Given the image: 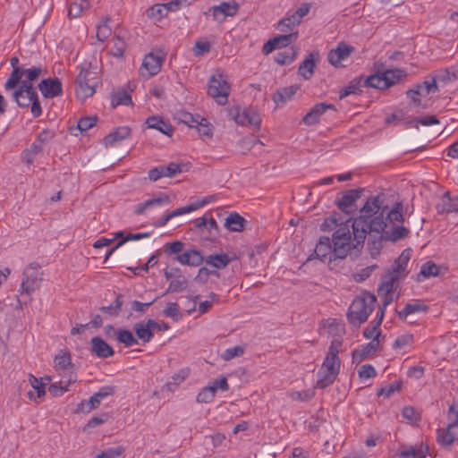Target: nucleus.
Returning a JSON list of instances; mask_svg holds the SVG:
<instances>
[{"label":"nucleus","mask_w":458,"mask_h":458,"mask_svg":"<svg viewBox=\"0 0 458 458\" xmlns=\"http://www.w3.org/2000/svg\"><path fill=\"white\" fill-rule=\"evenodd\" d=\"M384 194L369 197L360 208V216L353 219L351 247L355 253L363 248L369 232L379 233L377 238H369L368 242L372 258L379 255L383 242H396L408 236L410 230L403 225L405 221L403 202L396 201L389 208L384 204Z\"/></svg>","instance_id":"1"},{"label":"nucleus","mask_w":458,"mask_h":458,"mask_svg":"<svg viewBox=\"0 0 458 458\" xmlns=\"http://www.w3.org/2000/svg\"><path fill=\"white\" fill-rule=\"evenodd\" d=\"M384 78L388 79L386 81L388 84V88L396 83L400 79L406 75L404 70L395 68L391 70H386L383 72Z\"/></svg>","instance_id":"50"},{"label":"nucleus","mask_w":458,"mask_h":458,"mask_svg":"<svg viewBox=\"0 0 458 458\" xmlns=\"http://www.w3.org/2000/svg\"><path fill=\"white\" fill-rule=\"evenodd\" d=\"M381 333H377L375 337L367 344L362 345L360 349H355L352 352V362L360 363L370 353L375 352L379 348V340Z\"/></svg>","instance_id":"19"},{"label":"nucleus","mask_w":458,"mask_h":458,"mask_svg":"<svg viewBox=\"0 0 458 458\" xmlns=\"http://www.w3.org/2000/svg\"><path fill=\"white\" fill-rule=\"evenodd\" d=\"M55 368L57 370H71L73 366L71 361V354L68 352H62L55 358Z\"/></svg>","instance_id":"45"},{"label":"nucleus","mask_w":458,"mask_h":458,"mask_svg":"<svg viewBox=\"0 0 458 458\" xmlns=\"http://www.w3.org/2000/svg\"><path fill=\"white\" fill-rule=\"evenodd\" d=\"M408 261L409 259H395L394 262L387 268L386 273L382 276L381 283L378 285L377 291L378 293H384L386 296L382 306L379 308L377 317H379L381 310H383L384 315L386 307L392 302L393 298L391 293L394 291V283L407 276Z\"/></svg>","instance_id":"3"},{"label":"nucleus","mask_w":458,"mask_h":458,"mask_svg":"<svg viewBox=\"0 0 458 458\" xmlns=\"http://www.w3.org/2000/svg\"><path fill=\"white\" fill-rule=\"evenodd\" d=\"M89 7V3L88 0H73L68 9V17L70 19L77 18Z\"/></svg>","instance_id":"40"},{"label":"nucleus","mask_w":458,"mask_h":458,"mask_svg":"<svg viewBox=\"0 0 458 458\" xmlns=\"http://www.w3.org/2000/svg\"><path fill=\"white\" fill-rule=\"evenodd\" d=\"M148 236H149L148 233H125L123 231H119L115 233V238H118L119 241L106 250L104 258H110L115 250L123 247L128 241H137Z\"/></svg>","instance_id":"20"},{"label":"nucleus","mask_w":458,"mask_h":458,"mask_svg":"<svg viewBox=\"0 0 458 458\" xmlns=\"http://www.w3.org/2000/svg\"><path fill=\"white\" fill-rule=\"evenodd\" d=\"M147 16L156 21H160L164 16L166 15L165 8L163 4H157L149 7L146 11Z\"/></svg>","instance_id":"51"},{"label":"nucleus","mask_w":458,"mask_h":458,"mask_svg":"<svg viewBox=\"0 0 458 458\" xmlns=\"http://www.w3.org/2000/svg\"><path fill=\"white\" fill-rule=\"evenodd\" d=\"M90 352L97 357L105 359L114 354V351L101 337L94 336L90 340Z\"/></svg>","instance_id":"21"},{"label":"nucleus","mask_w":458,"mask_h":458,"mask_svg":"<svg viewBox=\"0 0 458 458\" xmlns=\"http://www.w3.org/2000/svg\"><path fill=\"white\" fill-rule=\"evenodd\" d=\"M76 381V375L70 371L69 377L66 381L60 380L58 383H54L49 386L48 391L53 396H61L64 393L67 392L68 386L72 382Z\"/></svg>","instance_id":"32"},{"label":"nucleus","mask_w":458,"mask_h":458,"mask_svg":"<svg viewBox=\"0 0 458 458\" xmlns=\"http://www.w3.org/2000/svg\"><path fill=\"white\" fill-rule=\"evenodd\" d=\"M318 60V52L310 53L301 63L298 69V74L304 80H310L314 74Z\"/></svg>","instance_id":"22"},{"label":"nucleus","mask_w":458,"mask_h":458,"mask_svg":"<svg viewBox=\"0 0 458 458\" xmlns=\"http://www.w3.org/2000/svg\"><path fill=\"white\" fill-rule=\"evenodd\" d=\"M42 272L40 266L37 262L30 263L23 272V278L21 284L22 292L30 293L34 292L41 281Z\"/></svg>","instance_id":"9"},{"label":"nucleus","mask_w":458,"mask_h":458,"mask_svg":"<svg viewBox=\"0 0 458 458\" xmlns=\"http://www.w3.org/2000/svg\"><path fill=\"white\" fill-rule=\"evenodd\" d=\"M75 83L77 85L76 94L79 98H87L93 96L97 85V72L89 68H82Z\"/></svg>","instance_id":"8"},{"label":"nucleus","mask_w":458,"mask_h":458,"mask_svg":"<svg viewBox=\"0 0 458 458\" xmlns=\"http://www.w3.org/2000/svg\"><path fill=\"white\" fill-rule=\"evenodd\" d=\"M146 123L148 128L155 129L162 132L166 136H172L174 132V128L171 123L165 120H164L160 116L153 115L148 117L146 120Z\"/></svg>","instance_id":"26"},{"label":"nucleus","mask_w":458,"mask_h":458,"mask_svg":"<svg viewBox=\"0 0 458 458\" xmlns=\"http://www.w3.org/2000/svg\"><path fill=\"white\" fill-rule=\"evenodd\" d=\"M44 69L41 65L32 66L28 69L22 68L23 76H25L26 81L33 82L39 78L43 73Z\"/></svg>","instance_id":"54"},{"label":"nucleus","mask_w":458,"mask_h":458,"mask_svg":"<svg viewBox=\"0 0 458 458\" xmlns=\"http://www.w3.org/2000/svg\"><path fill=\"white\" fill-rule=\"evenodd\" d=\"M247 221L240 214L233 212L225 218V226L231 232H242Z\"/></svg>","instance_id":"31"},{"label":"nucleus","mask_w":458,"mask_h":458,"mask_svg":"<svg viewBox=\"0 0 458 458\" xmlns=\"http://www.w3.org/2000/svg\"><path fill=\"white\" fill-rule=\"evenodd\" d=\"M231 86L227 81V76L217 71L213 74L208 81V94L215 98L218 105L224 106L227 103Z\"/></svg>","instance_id":"7"},{"label":"nucleus","mask_w":458,"mask_h":458,"mask_svg":"<svg viewBox=\"0 0 458 458\" xmlns=\"http://www.w3.org/2000/svg\"><path fill=\"white\" fill-rule=\"evenodd\" d=\"M301 21L294 14H291L288 17L282 19L277 25V30L282 32H288L294 27L298 26Z\"/></svg>","instance_id":"46"},{"label":"nucleus","mask_w":458,"mask_h":458,"mask_svg":"<svg viewBox=\"0 0 458 458\" xmlns=\"http://www.w3.org/2000/svg\"><path fill=\"white\" fill-rule=\"evenodd\" d=\"M428 453V446L420 443L416 445H403L401 446L398 454L402 458H426Z\"/></svg>","instance_id":"24"},{"label":"nucleus","mask_w":458,"mask_h":458,"mask_svg":"<svg viewBox=\"0 0 458 458\" xmlns=\"http://www.w3.org/2000/svg\"><path fill=\"white\" fill-rule=\"evenodd\" d=\"M215 396L214 388L207 386L197 394L196 401L199 403H209L214 400Z\"/></svg>","instance_id":"53"},{"label":"nucleus","mask_w":458,"mask_h":458,"mask_svg":"<svg viewBox=\"0 0 458 458\" xmlns=\"http://www.w3.org/2000/svg\"><path fill=\"white\" fill-rule=\"evenodd\" d=\"M438 82L447 84L458 79V65L439 70L436 72Z\"/></svg>","instance_id":"36"},{"label":"nucleus","mask_w":458,"mask_h":458,"mask_svg":"<svg viewBox=\"0 0 458 458\" xmlns=\"http://www.w3.org/2000/svg\"><path fill=\"white\" fill-rule=\"evenodd\" d=\"M363 189H352L343 193L341 199L336 200L337 208L344 213L351 215L353 211L355 202L360 198Z\"/></svg>","instance_id":"14"},{"label":"nucleus","mask_w":458,"mask_h":458,"mask_svg":"<svg viewBox=\"0 0 458 458\" xmlns=\"http://www.w3.org/2000/svg\"><path fill=\"white\" fill-rule=\"evenodd\" d=\"M124 448L122 445L109 447L98 454L96 458H117L123 453Z\"/></svg>","instance_id":"62"},{"label":"nucleus","mask_w":458,"mask_h":458,"mask_svg":"<svg viewBox=\"0 0 458 458\" xmlns=\"http://www.w3.org/2000/svg\"><path fill=\"white\" fill-rule=\"evenodd\" d=\"M361 87H364L363 77L354 78L347 86L341 89L339 91V98L343 99L351 94H360Z\"/></svg>","instance_id":"33"},{"label":"nucleus","mask_w":458,"mask_h":458,"mask_svg":"<svg viewBox=\"0 0 458 458\" xmlns=\"http://www.w3.org/2000/svg\"><path fill=\"white\" fill-rule=\"evenodd\" d=\"M207 203H208L207 200H202L198 203H193V204L177 208V209L170 212L169 215H170L171 218L175 217L177 216L184 215V214H187V213H190L191 211L198 209L199 208L204 206Z\"/></svg>","instance_id":"56"},{"label":"nucleus","mask_w":458,"mask_h":458,"mask_svg":"<svg viewBox=\"0 0 458 458\" xmlns=\"http://www.w3.org/2000/svg\"><path fill=\"white\" fill-rule=\"evenodd\" d=\"M268 254V244L262 242L254 247H245V250L240 253V256H248L254 258L255 256H264Z\"/></svg>","instance_id":"44"},{"label":"nucleus","mask_w":458,"mask_h":458,"mask_svg":"<svg viewBox=\"0 0 458 458\" xmlns=\"http://www.w3.org/2000/svg\"><path fill=\"white\" fill-rule=\"evenodd\" d=\"M327 110L335 111L336 108L333 104L318 103L311 107L302 118V122L307 125H314L319 123V117Z\"/></svg>","instance_id":"17"},{"label":"nucleus","mask_w":458,"mask_h":458,"mask_svg":"<svg viewBox=\"0 0 458 458\" xmlns=\"http://www.w3.org/2000/svg\"><path fill=\"white\" fill-rule=\"evenodd\" d=\"M111 104L113 107L118 106H129L132 104L131 96L129 90L125 89H119L112 94Z\"/></svg>","instance_id":"35"},{"label":"nucleus","mask_w":458,"mask_h":458,"mask_svg":"<svg viewBox=\"0 0 458 458\" xmlns=\"http://www.w3.org/2000/svg\"><path fill=\"white\" fill-rule=\"evenodd\" d=\"M115 339L119 343L123 344L125 347H131L138 344L137 338L128 329L118 328Z\"/></svg>","instance_id":"42"},{"label":"nucleus","mask_w":458,"mask_h":458,"mask_svg":"<svg viewBox=\"0 0 458 458\" xmlns=\"http://www.w3.org/2000/svg\"><path fill=\"white\" fill-rule=\"evenodd\" d=\"M352 253L351 232L349 225L339 227L332 235V240L327 236H321L314 249V254L309 258H346Z\"/></svg>","instance_id":"2"},{"label":"nucleus","mask_w":458,"mask_h":458,"mask_svg":"<svg viewBox=\"0 0 458 458\" xmlns=\"http://www.w3.org/2000/svg\"><path fill=\"white\" fill-rule=\"evenodd\" d=\"M230 114L233 117L236 123L242 126H253L259 130L261 118L260 115L252 109H242L239 107L232 108Z\"/></svg>","instance_id":"11"},{"label":"nucleus","mask_w":458,"mask_h":458,"mask_svg":"<svg viewBox=\"0 0 458 458\" xmlns=\"http://www.w3.org/2000/svg\"><path fill=\"white\" fill-rule=\"evenodd\" d=\"M123 304V295L118 294L113 304L109 306H103L100 308V310L107 313L112 317H117L121 311L122 306Z\"/></svg>","instance_id":"48"},{"label":"nucleus","mask_w":458,"mask_h":458,"mask_svg":"<svg viewBox=\"0 0 458 458\" xmlns=\"http://www.w3.org/2000/svg\"><path fill=\"white\" fill-rule=\"evenodd\" d=\"M243 353L244 348L240 345H236L232 348L226 349L223 353L222 358L225 360H230L235 357H241Z\"/></svg>","instance_id":"64"},{"label":"nucleus","mask_w":458,"mask_h":458,"mask_svg":"<svg viewBox=\"0 0 458 458\" xmlns=\"http://www.w3.org/2000/svg\"><path fill=\"white\" fill-rule=\"evenodd\" d=\"M38 88L46 98H54L63 92L62 83L58 78L44 79L38 83Z\"/></svg>","instance_id":"16"},{"label":"nucleus","mask_w":458,"mask_h":458,"mask_svg":"<svg viewBox=\"0 0 458 458\" xmlns=\"http://www.w3.org/2000/svg\"><path fill=\"white\" fill-rule=\"evenodd\" d=\"M157 326V321L148 319L146 323L139 322L133 327L137 337L143 343H149L154 337V332L151 327Z\"/></svg>","instance_id":"23"},{"label":"nucleus","mask_w":458,"mask_h":458,"mask_svg":"<svg viewBox=\"0 0 458 458\" xmlns=\"http://www.w3.org/2000/svg\"><path fill=\"white\" fill-rule=\"evenodd\" d=\"M454 200L452 199L450 192L446 191L443 194L441 202L436 206L438 214H447L458 211L455 208Z\"/></svg>","instance_id":"37"},{"label":"nucleus","mask_w":458,"mask_h":458,"mask_svg":"<svg viewBox=\"0 0 458 458\" xmlns=\"http://www.w3.org/2000/svg\"><path fill=\"white\" fill-rule=\"evenodd\" d=\"M98 122L97 116H85L78 121L77 127L81 131H86L96 125Z\"/></svg>","instance_id":"63"},{"label":"nucleus","mask_w":458,"mask_h":458,"mask_svg":"<svg viewBox=\"0 0 458 458\" xmlns=\"http://www.w3.org/2000/svg\"><path fill=\"white\" fill-rule=\"evenodd\" d=\"M300 89V85L294 84L289 87H284L276 90L273 95V100L276 105L285 104Z\"/></svg>","instance_id":"28"},{"label":"nucleus","mask_w":458,"mask_h":458,"mask_svg":"<svg viewBox=\"0 0 458 458\" xmlns=\"http://www.w3.org/2000/svg\"><path fill=\"white\" fill-rule=\"evenodd\" d=\"M441 274V267L432 261H428L420 267V271L417 274L415 280L421 282L424 279L438 276Z\"/></svg>","instance_id":"30"},{"label":"nucleus","mask_w":458,"mask_h":458,"mask_svg":"<svg viewBox=\"0 0 458 458\" xmlns=\"http://www.w3.org/2000/svg\"><path fill=\"white\" fill-rule=\"evenodd\" d=\"M298 38V32H290L284 35H279L274 38L276 39V44L279 47H286L290 44L295 42Z\"/></svg>","instance_id":"52"},{"label":"nucleus","mask_w":458,"mask_h":458,"mask_svg":"<svg viewBox=\"0 0 458 458\" xmlns=\"http://www.w3.org/2000/svg\"><path fill=\"white\" fill-rule=\"evenodd\" d=\"M239 258L235 253L225 250L219 242L214 239H206L202 241L199 246L191 245L186 250L177 258Z\"/></svg>","instance_id":"5"},{"label":"nucleus","mask_w":458,"mask_h":458,"mask_svg":"<svg viewBox=\"0 0 458 458\" xmlns=\"http://www.w3.org/2000/svg\"><path fill=\"white\" fill-rule=\"evenodd\" d=\"M185 243L181 241H174L173 242L165 243L161 250H157L155 254H152L149 258H159L162 254L166 256L177 255L181 256L185 251Z\"/></svg>","instance_id":"25"},{"label":"nucleus","mask_w":458,"mask_h":458,"mask_svg":"<svg viewBox=\"0 0 458 458\" xmlns=\"http://www.w3.org/2000/svg\"><path fill=\"white\" fill-rule=\"evenodd\" d=\"M377 268V265H370L364 268H361L360 270L357 271L352 275V277L355 282L361 283L365 281L367 278H369L371 275V273Z\"/></svg>","instance_id":"60"},{"label":"nucleus","mask_w":458,"mask_h":458,"mask_svg":"<svg viewBox=\"0 0 458 458\" xmlns=\"http://www.w3.org/2000/svg\"><path fill=\"white\" fill-rule=\"evenodd\" d=\"M182 265L199 266L203 260L206 261L205 266L199 269L196 280L205 283L208 276L213 275L219 277L218 269L225 268L232 259H177Z\"/></svg>","instance_id":"6"},{"label":"nucleus","mask_w":458,"mask_h":458,"mask_svg":"<svg viewBox=\"0 0 458 458\" xmlns=\"http://www.w3.org/2000/svg\"><path fill=\"white\" fill-rule=\"evenodd\" d=\"M187 286V280L184 276L173 278L169 284L166 293H178L184 290Z\"/></svg>","instance_id":"57"},{"label":"nucleus","mask_w":458,"mask_h":458,"mask_svg":"<svg viewBox=\"0 0 458 458\" xmlns=\"http://www.w3.org/2000/svg\"><path fill=\"white\" fill-rule=\"evenodd\" d=\"M297 51L293 47H289L278 52L275 55V62L280 65L289 64L295 59Z\"/></svg>","instance_id":"41"},{"label":"nucleus","mask_w":458,"mask_h":458,"mask_svg":"<svg viewBox=\"0 0 458 458\" xmlns=\"http://www.w3.org/2000/svg\"><path fill=\"white\" fill-rule=\"evenodd\" d=\"M125 47V42L120 37H115L113 38V46L110 49V53L114 56L122 57L123 56Z\"/></svg>","instance_id":"59"},{"label":"nucleus","mask_w":458,"mask_h":458,"mask_svg":"<svg viewBox=\"0 0 458 458\" xmlns=\"http://www.w3.org/2000/svg\"><path fill=\"white\" fill-rule=\"evenodd\" d=\"M25 95H27V99L38 96L33 87V82L22 81L21 85L13 92V98L20 107L25 108L30 106V101H22L21 99L25 98Z\"/></svg>","instance_id":"15"},{"label":"nucleus","mask_w":458,"mask_h":458,"mask_svg":"<svg viewBox=\"0 0 458 458\" xmlns=\"http://www.w3.org/2000/svg\"><path fill=\"white\" fill-rule=\"evenodd\" d=\"M238 4L235 2H222L218 5L211 6L205 15H211L218 22H224L226 17H233L237 13Z\"/></svg>","instance_id":"12"},{"label":"nucleus","mask_w":458,"mask_h":458,"mask_svg":"<svg viewBox=\"0 0 458 458\" xmlns=\"http://www.w3.org/2000/svg\"><path fill=\"white\" fill-rule=\"evenodd\" d=\"M23 76L22 68H15V70H13L9 78L5 81L4 89L5 90H11V89H16L19 85H21V82L23 81L21 80Z\"/></svg>","instance_id":"43"},{"label":"nucleus","mask_w":458,"mask_h":458,"mask_svg":"<svg viewBox=\"0 0 458 458\" xmlns=\"http://www.w3.org/2000/svg\"><path fill=\"white\" fill-rule=\"evenodd\" d=\"M101 403V401L98 399V397L93 394L88 400H82L80 403L77 404L75 409L76 413H88L97 409Z\"/></svg>","instance_id":"39"},{"label":"nucleus","mask_w":458,"mask_h":458,"mask_svg":"<svg viewBox=\"0 0 458 458\" xmlns=\"http://www.w3.org/2000/svg\"><path fill=\"white\" fill-rule=\"evenodd\" d=\"M341 366V360L339 357H332L326 355V358L322 363L320 369L331 371L335 374H339Z\"/></svg>","instance_id":"49"},{"label":"nucleus","mask_w":458,"mask_h":458,"mask_svg":"<svg viewBox=\"0 0 458 458\" xmlns=\"http://www.w3.org/2000/svg\"><path fill=\"white\" fill-rule=\"evenodd\" d=\"M410 126H413L415 128H418V124H421L424 126H429L433 124L439 123V120L435 115H427L424 117H416L412 120H411L409 123Z\"/></svg>","instance_id":"58"},{"label":"nucleus","mask_w":458,"mask_h":458,"mask_svg":"<svg viewBox=\"0 0 458 458\" xmlns=\"http://www.w3.org/2000/svg\"><path fill=\"white\" fill-rule=\"evenodd\" d=\"M29 382L32 390L28 392V397L30 401L37 402L38 398L46 394V383L43 382V378H38L31 374L29 376Z\"/></svg>","instance_id":"27"},{"label":"nucleus","mask_w":458,"mask_h":458,"mask_svg":"<svg viewBox=\"0 0 458 458\" xmlns=\"http://www.w3.org/2000/svg\"><path fill=\"white\" fill-rule=\"evenodd\" d=\"M131 128L128 126L118 127L104 138V144L106 147L113 146L115 142L127 139L131 135Z\"/></svg>","instance_id":"29"},{"label":"nucleus","mask_w":458,"mask_h":458,"mask_svg":"<svg viewBox=\"0 0 458 458\" xmlns=\"http://www.w3.org/2000/svg\"><path fill=\"white\" fill-rule=\"evenodd\" d=\"M155 300L149 301V302H140L139 301H133L131 302V313L129 314V317L133 316V312L138 313L135 318H138L139 316L144 314L147 310L153 304Z\"/></svg>","instance_id":"55"},{"label":"nucleus","mask_w":458,"mask_h":458,"mask_svg":"<svg viewBox=\"0 0 458 458\" xmlns=\"http://www.w3.org/2000/svg\"><path fill=\"white\" fill-rule=\"evenodd\" d=\"M163 177H174L182 173V165L180 164H176L171 162L168 165H160Z\"/></svg>","instance_id":"61"},{"label":"nucleus","mask_w":458,"mask_h":458,"mask_svg":"<svg viewBox=\"0 0 458 458\" xmlns=\"http://www.w3.org/2000/svg\"><path fill=\"white\" fill-rule=\"evenodd\" d=\"M454 413L455 420L448 425L446 429L437 430V442L443 446H449L458 441V411H455L454 404L449 407V414Z\"/></svg>","instance_id":"10"},{"label":"nucleus","mask_w":458,"mask_h":458,"mask_svg":"<svg viewBox=\"0 0 458 458\" xmlns=\"http://www.w3.org/2000/svg\"><path fill=\"white\" fill-rule=\"evenodd\" d=\"M318 380L316 387L324 389L334 383L338 374L327 371L323 369H319L318 371Z\"/></svg>","instance_id":"38"},{"label":"nucleus","mask_w":458,"mask_h":458,"mask_svg":"<svg viewBox=\"0 0 458 458\" xmlns=\"http://www.w3.org/2000/svg\"><path fill=\"white\" fill-rule=\"evenodd\" d=\"M164 56L154 53L148 54L142 63L141 74L144 75L143 70L147 72L148 77L157 74L161 70Z\"/></svg>","instance_id":"18"},{"label":"nucleus","mask_w":458,"mask_h":458,"mask_svg":"<svg viewBox=\"0 0 458 458\" xmlns=\"http://www.w3.org/2000/svg\"><path fill=\"white\" fill-rule=\"evenodd\" d=\"M388 79L384 78L383 72L372 74L366 79L363 78L364 87L373 88L377 89H385L388 88L386 81Z\"/></svg>","instance_id":"34"},{"label":"nucleus","mask_w":458,"mask_h":458,"mask_svg":"<svg viewBox=\"0 0 458 458\" xmlns=\"http://www.w3.org/2000/svg\"><path fill=\"white\" fill-rule=\"evenodd\" d=\"M376 303L377 298L372 293H364L362 295L357 296L351 303L347 312L349 323L359 327L367 321L375 309Z\"/></svg>","instance_id":"4"},{"label":"nucleus","mask_w":458,"mask_h":458,"mask_svg":"<svg viewBox=\"0 0 458 458\" xmlns=\"http://www.w3.org/2000/svg\"><path fill=\"white\" fill-rule=\"evenodd\" d=\"M355 51V48L345 42L338 43L335 49H331L327 54V61L335 67H340L343 61L347 60Z\"/></svg>","instance_id":"13"},{"label":"nucleus","mask_w":458,"mask_h":458,"mask_svg":"<svg viewBox=\"0 0 458 458\" xmlns=\"http://www.w3.org/2000/svg\"><path fill=\"white\" fill-rule=\"evenodd\" d=\"M427 310L428 307L426 305L420 304L419 302L408 303L405 305L403 310L398 311V317L403 320H406L409 315L415 312L427 311Z\"/></svg>","instance_id":"47"}]
</instances>
